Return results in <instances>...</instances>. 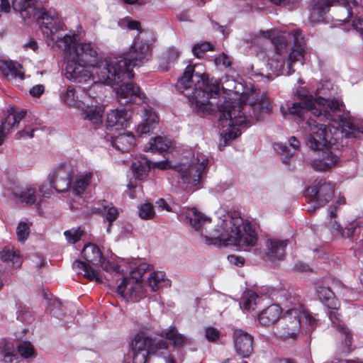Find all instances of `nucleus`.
I'll list each match as a JSON object with an SVG mask.
<instances>
[{"label":"nucleus","instance_id":"4468645a","mask_svg":"<svg viewBox=\"0 0 363 363\" xmlns=\"http://www.w3.org/2000/svg\"><path fill=\"white\" fill-rule=\"evenodd\" d=\"M335 185L333 183L326 182L322 178L314 180L313 184L308 189V192L313 199L311 201L312 209L322 207L328 203L333 197Z\"/></svg>","mask_w":363,"mask_h":363},{"label":"nucleus","instance_id":"5fc2aeb1","mask_svg":"<svg viewBox=\"0 0 363 363\" xmlns=\"http://www.w3.org/2000/svg\"><path fill=\"white\" fill-rule=\"evenodd\" d=\"M205 337L210 342H215L220 337L219 331L214 328L209 327L205 329Z\"/></svg>","mask_w":363,"mask_h":363},{"label":"nucleus","instance_id":"0eeeda50","mask_svg":"<svg viewBox=\"0 0 363 363\" xmlns=\"http://www.w3.org/2000/svg\"><path fill=\"white\" fill-rule=\"evenodd\" d=\"M93 65L91 69L95 74L94 83L99 82L104 84L114 86L119 84L126 79L133 78L134 74L132 72H127L121 66L120 57L113 59H100L95 58V61L91 59Z\"/></svg>","mask_w":363,"mask_h":363},{"label":"nucleus","instance_id":"20e7f679","mask_svg":"<svg viewBox=\"0 0 363 363\" xmlns=\"http://www.w3.org/2000/svg\"><path fill=\"white\" fill-rule=\"evenodd\" d=\"M79 40L78 34L75 32L66 34L57 40V46L67 54L65 77L75 83L94 82L95 74L91 69V59L95 61L98 52L90 43H77Z\"/></svg>","mask_w":363,"mask_h":363},{"label":"nucleus","instance_id":"ddd939ff","mask_svg":"<svg viewBox=\"0 0 363 363\" xmlns=\"http://www.w3.org/2000/svg\"><path fill=\"white\" fill-rule=\"evenodd\" d=\"M33 17L36 18L42 23L44 35L50 38L52 42H55L57 45L58 38L64 36L56 35V33L61 30L63 26L57 11L52 8L48 9H36L35 14Z\"/></svg>","mask_w":363,"mask_h":363},{"label":"nucleus","instance_id":"603ef678","mask_svg":"<svg viewBox=\"0 0 363 363\" xmlns=\"http://www.w3.org/2000/svg\"><path fill=\"white\" fill-rule=\"evenodd\" d=\"M30 229L28 224L25 222L18 223L16 228V235L18 241L24 242L28 237Z\"/></svg>","mask_w":363,"mask_h":363},{"label":"nucleus","instance_id":"13d9d810","mask_svg":"<svg viewBox=\"0 0 363 363\" xmlns=\"http://www.w3.org/2000/svg\"><path fill=\"white\" fill-rule=\"evenodd\" d=\"M215 63L216 65H223L226 68L230 66L231 62L225 54L222 53L218 57H216Z\"/></svg>","mask_w":363,"mask_h":363},{"label":"nucleus","instance_id":"dca6fc26","mask_svg":"<svg viewBox=\"0 0 363 363\" xmlns=\"http://www.w3.org/2000/svg\"><path fill=\"white\" fill-rule=\"evenodd\" d=\"M116 291L125 301H138L145 296L141 276L124 277Z\"/></svg>","mask_w":363,"mask_h":363},{"label":"nucleus","instance_id":"b1692460","mask_svg":"<svg viewBox=\"0 0 363 363\" xmlns=\"http://www.w3.org/2000/svg\"><path fill=\"white\" fill-rule=\"evenodd\" d=\"M11 193L19 202L29 206L36 203L39 208L40 201H38V194L34 188L30 186H15L11 188Z\"/></svg>","mask_w":363,"mask_h":363},{"label":"nucleus","instance_id":"39448f33","mask_svg":"<svg viewBox=\"0 0 363 363\" xmlns=\"http://www.w3.org/2000/svg\"><path fill=\"white\" fill-rule=\"evenodd\" d=\"M199 65H189L182 76L178 79L176 87L185 94L194 109L200 115H206L213 108L210 98H216L220 94V83L214 78L196 71Z\"/></svg>","mask_w":363,"mask_h":363},{"label":"nucleus","instance_id":"09e8293b","mask_svg":"<svg viewBox=\"0 0 363 363\" xmlns=\"http://www.w3.org/2000/svg\"><path fill=\"white\" fill-rule=\"evenodd\" d=\"M138 215L144 220L152 219L155 215L153 206L150 203H143L139 208Z\"/></svg>","mask_w":363,"mask_h":363},{"label":"nucleus","instance_id":"72a5a7b5","mask_svg":"<svg viewBox=\"0 0 363 363\" xmlns=\"http://www.w3.org/2000/svg\"><path fill=\"white\" fill-rule=\"evenodd\" d=\"M316 292L319 299L323 302L328 309H338L340 303L335 298L334 293L331 289L325 286H319Z\"/></svg>","mask_w":363,"mask_h":363},{"label":"nucleus","instance_id":"4be33fe9","mask_svg":"<svg viewBox=\"0 0 363 363\" xmlns=\"http://www.w3.org/2000/svg\"><path fill=\"white\" fill-rule=\"evenodd\" d=\"M130 116L131 113L125 108L111 110L106 115V128L123 130L127 127Z\"/></svg>","mask_w":363,"mask_h":363},{"label":"nucleus","instance_id":"6ab92c4d","mask_svg":"<svg viewBox=\"0 0 363 363\" xmlns=\"http://www.w3.org/2000/svg\"><path fill=\"white\" fill-rule=\"evenodd\" d=\"M340 162L337 155L331 151H321L318 156L310 162L311 166L315 170L320 172L328 171L335 167Z\"/></svg>","mask_w":363,"mask_h":363},{"label":"nucleus","instance_id":"f3484780","mask_svg":"<svg viewBox=\"0 0 363 363\" xmlns=\"http://www.w3.org/2000/svg\"><path fill=\"white\" fill-rule=\"evenodd\" d=\"M296 31L299 32L302 35L301 32L299 30H293L292 32L289 33L287 35H281L274 37V32L273 30H267V31L261 30L259 32V35H255L250 38L251 46H261L264 40L271 39L274 45L276 52L281 55L284 51L286 50L288 47L287 40L294 41V39L290 38L289 35Z\"/></svg>","mask_w":363,"mask_h":363},{"label":"nucleus","instance_id":"a211bd4d","mask_svg":"<svg viewBox=\"0 0 363 363\" xmlns=\"http://www.w3.org/2000/svg\"><path fill=\"white\" fill-rule=\"evenodd\" d=\"M116 95L118 101L121 104L135 102L137 98L142 99L143 94L139 86L133 82H125L123 80L117 85Z\"/></svg>","mask_w":363,"mask_h":363},{"label":"nucleus","instance_id":"2eb2a0df","mask_svg":"<svg viewBox=\"0 0 363 363\" xmlns=\"http://www.w3.org/2000/svg\"><path fill=\"white\" fill-rule=\"evenodd\" d=\"M74 169L70 162L60 164L51 171L48 179L51 187L58 192H66L71 188Z\"/></svg>","mask_w":363,"mask_h":363},{"label":"nucleus","instance_id":"de8ad7c7","mask_svg":"<svg viewBox=\"0 0 363 363\" xmlns=\"http://www.w3.org/2000/svg\"><path fill=\"white\" fill-rule=\"evenodd\" d=\"M84 231L81 227L77 228H73L68 230L65 231L64 235L70 244H74L84 235Z\"/></svg>","mask_w":363,"mask_h":363},{"label":"nucleus","instance_id":"9b49d317","mask_svg":"<svg viewBox=\"0 0 363 363\" xmlns=\"http://www.w3.org/2000/svg\"><path fill=\"white\" fill-rule=\"evenodd\" d=\"M208 163V158L202 155L197 154L189 164H182L177 167L180 173V178L184 184L194 186L201 182V178L205 173Z\"/></svg>","mask_w":363,"mask_h":363},{"label":"nucleus","instance_id":"7ed1b4c3","mask_svg":"<svg viewBox=\"0 0 363 363\" xmlns=\"http://www.w3.org/2000/svg\"><path fill=\"white\" fill-rule=\"evenodd\" d=\"M220 116L219 123L221 126L220 135L225 144L235 139L240 135L238 126L250 123L248 118L255 121H260L264 116L272 111V106L266 96H262L258 101H253L248 96L245 103L239 99L225 101L217 105Z\"/></svg>","mask_w":363,"mask_h":363},{"label":"nucleus","instance_id":"864d4df0","mask_svg":"<svg viewBox=\"0 0 363 363\" xmlns=\"http://www.w3.org/2000/svg\"><path fill=\"white\" fill-rule=\"evenodd\" d=\"M211 50V45L207 42L196 44L192 48L193 54L198 58L203 57L204 53Z\"/></svg>","mask_w":363,"mask_h":363},{"label":"nucleus","instance_id":"473e14b6","mask_svg":"<svg viewBox=\"0 0 363 363\" xmlns=\"http://www.w3.org/2000/svg\"><path fill=\"white\" fill-rule=\"evenodd\" d=\"M21 68L20 64L13 61H4L0 67L3 75L10 80L17 78L21 80L24 79V74L21 72Z\"/></svg>","mask_w":363,"mask_h":363},{"label":"nucleus","instance_id":"1a4fd4ad","mask_svg":"<svg viewBox=\"0 0 363 363\" xmlns=\"http://www.w3.org/2000/svg\"><path fill=\"white\" fill-rule=\"evenodd\" d=\"M294 39V46L286 60L279 58H270L267 64L269 71L276 75H291L294 73V66L296 62L303 65L305 42L303 35L296 31L289 35Z\"/></svg>","mask_w":363,"mask_h":363},{"label":"nucleus","instance_id":"e2e57ef3","mask_svg":"<svg viewBox=\"0 0 363 363\" xmlns=\"http://www.w3.org/2000/svg\"><path fill=\"white\" fill-rule=\"evenodd\" d=\"M101 266L102 269L106 272H117L118 267L116 266H113L111 262L105 259L102 258L101 262Z\"/></svg>","mask_w":363,"mask_h":363},{"label":"nucleus","instance_id":"5701e85b","mask_svg":"<svg viewBox=\"0 0 363 363\" xmlns=\"http://www.w3.org/2000/svg\"><path fill=\"white\" fill-rule=\"evenodd\" d=\"M26 111H18L13 107L8 111V115L1 125L0 145L3 143L5 135L9 133L13 127L17 125L18 123L26 116Z\"/></svg>","mask_w":363,"mask_h":363},{"label":"nucleus","instance_id":"e433bc0d","mask_svg":"<svg viewBox=\"0 0 363 363\" xmlns=\"http://www.w3.org/2000/svg\"><path fill=\"white\" fill-rule=\"evenodd\" d=\"M171 145V141L161 136L152 139L148 145H145L144 150L163 152L167 151Z\"/></svg>","mask_w":363,"mask_h":363},{"label":"nucleus","instance_id":"c85d7f7f","mask_svg":"<svg viewBox=\"0 0 363 363\" xmlns=\"http://www.w3.org/2000/svg\"><path fill=\"white\" fill-rule=\"evenodd\" d=\"M157 116L151 108H144L143 122L138 125L137 133L139 135L146 134L152 130L157 124Z\"/></svg>","mask_w":363,"mask_h":363},{"label":"nucleus","instance_id":"7c9ffc66","mask_svg":"<svg viewBox=\"0 0 363 363\" xmlns=\"http://www.w3.org/2000/svg\"><path fill=\"white\" fill-rule=\"evenodd\" d=\"M111 140L113 147L122 152L128 151L134 146L135 143L134 135L130 133H123L117 136H111Z\"/></svg>","mask_w":363,"mask_h":363},{"label":"nucleus","instance_id":"58836bf2","mask_svg":"<svg viewBox=\"0 0 363 363\" xmlns=\"http://www.w3.org/2000/svg\"><path fill=\"white\" fill-rule=\"evenodd\" d=\"M0 355L4 357V363H16L13 362L17 357L14 354L13 343L6 340H0Z\"/></svg>","mask_w":363,"mask_h":363},{"label":"nucleus","instance_id":"774afa93","mask_svg":"<svg viewBox=\"0 0 363 363\" xmlns=\"http://www.w3.org/2000/svg\"><path fill=\"white\" fill-rule=\"evenodd\" d=\"M294 269L298 272H306L309 269V267L307 264L301 262H298L295 264Z\"/></svg>","mask_w":363,"mask_h":363},{"label":"nucleus","instance_id":"0e129e2a","mask_svg":"<svg viewBox=\"0 0 363 363\" xmlns=\"http://www.w3.org/2000/svg\"><path fill=\"white\" fill-rule=\"evenodd\" d=\"M45 91L44 86L42 84H38L34 86H33L30 89V94L31 96L34 97H39Z\"/></svg>","mask_w":363,"mask_h":363},{"label":"nucleus","instance_id":"f704fd0d","mask_svg":"<svg viewBox=\"0 0 363 363\" xmlns=\"http://www.w3.org/2000/svg\"><path fill=\"white\" fill-rule=\"evenodd\" d=\"M61 98L67 104L77 108H83L87 100L86 99H82V95H76V91L72 86H69L65 92L61 94Z\"/></svg>","mask_w":363,"mask_h":363},{"label":"nucleus","instance_id":"c756f323","mask_svg":"<svg viewBox=\"0 0 363 363\" xmlns=\"http://www.w3.org/2000/svg\"><path fill=\"white\" fill-rule=\"evenodd\" d=\"M72 267L77 274H83L84 277L89 281H95L97 283L102 282L99 272L86 262L75 260L72 264Z\"/></svg>","mask_w":363,"mask_h":363},{"label":"nucleus","instance_id":"338daca9","mask_svg":"<svg viewBox=\"0 0 363 363\" xmlns=\"http://www.w3.org/2000/svg\"><path fill=\"white\" fill-rule=\"evenodd\" d=\"M155 203H156V206L158 208V209L165 210L167 211H172V208L169 206V205L163 199H158Z\"/></svg>","mask_w":363,"mask_h":363},{"label":"nucleus","instance_id":"f03ea898","mask_svg":"<svg viewBox=\"0 0 363 363\" xmlns=\"http://www.w3.org/2000/svg\"><path fill=\"white\" fill-rule=\"evenodd\" d=\"M185 216L192 228L204 238L208 245H233L246 250L257 243V233L251 224L241 217L225 216L211 231L208 228L211 219L196 208H187Z\"/></svg>","mask_w":363,"mask_h":363},{"label":"nucleus","instance_id":"2f4dec72","mask_svg":"<svg viewBox=\"0 0 363 363\" xmlns=\"http://www.w3.org/2000/svg\"><path fill=\"white\" fill-rule=\"evenodd\" d=\"M157 335L169 340L175 347H182L186 344L189 343V339L184 335L179 333L174 326H170L167 329L162 331L161 333H157Z\"/></svg>","mask_w":363,"mask_h":363},{"label":"nucleus","instance_id":"4d7b16f0","mask_svg":"<svg viewBox=\"0 0 363 363\" xmlns=\"http://www.w3.org/2000/svg\"><path fill=\"white\" fill-rule=\"evenodd\" d=\"M121 23L125 24L126 27L129 30H137L139 31L140 30V23L139 21L132 20L129 17L125 18L122 21Z\"/></svg>","mask_w":363,"mask_h":363},{"label":"nucleus","instance_id":"680f3d73","mask_svg":"<svg viewBox=\"0 0 363 363\" xmlns=\"http://www.w3.org/2000/svg\"><path fill=\"white\" fill-rule=\"evenodd\" d=\"M35 130L34 128L30 127H26L24 130L18 132L16 134V138L20 139L21 138H32L33 136V133Z\"/></svg>","mask_w":363,"mask_h":363},{"label":"nucleus","instance_id":"79ce46f5","mask_svg":"<svg viewBox=\"0 0 363 363\" xmlns=\"http://www.w3.org/2000/svg\"><path fill=\"white\" fill-rule=\"evenodd\" d=\"M132 169L135 179H140L150 169V162L146 159L143 160H136L132 164Z\"/></svg>","mask_w":363,"mask_h":363},{"label":"nucleus","instance_id":"f8f14e48","mask_svg":"<svg viewBox=\"0 0 363 363\" xmlns=\"http://www.w3.org/2000/svg\"><path fill=\"white\" fill-rule=\"evenodd\" d=\"M151 56L149 43L135 40L131 48L123 57H120L121 66L127 72H132V69L140 67L146 62Z\"/></svg>","mask_w":363,"mask_h":363},{"label":"nucleus","instance_id":"cd10ccee","mask_svg":"<svg viewBox=\"0 0 363 363\" xmlns=\"http://www.w3.org/2000/svg\"><path fill=\"white\" fill-rule=\"evenodd\" d=\"M281 313V309L278 305H271L259 315V322L264 326L273 325L280 320Z\"/></svg>","mask_w":363,"mask_h":363},{"label":"nucleus","instance_id":"bf43d9fd","mask_svg":"<svg viewBox=\"0 0 363 363\" xmlns=\"http://www.w3.org/2000/svg\"><path fill=\"white\" fill-rule=\"evenodd\" d=\"M180 52L175 48H170L166 53L165 58L167 60V63H173L179 57Z\"/></svg>","mask_w":363,"mask_h":363},{"label":"nucleus","instance_id":"a18cd8bd","mask_svg":"<svg viewBox=\"0 0 363 363\" xmlns=\"http://www.w3.org/2000/svg\"><path fill=\"white\" fill-rule=\"evenodd\" d=\"M46 311L58 319H62L63 317L62 304L57 298H51L48 301Z\"/></svg>","mask_w":363,"mask_h":363},{"label":"nucleus","instance_id":"aec40b11","mask_svg":"<svg viewBox=\"0 0 363 363\" xmlns=\"http://www.w3.org/2000/svg\"><path fill=\"white\" fill-rule=\"evenodd\" d=\"M234 345L238 354L248 357L253 350V337L242 330L237 329L233 333Z\"/></svg>","mask_w":363,"mask_h":363},{"label":"nucleus","instance_id":"a878e982","mask_svg":"<svg viewBox=\"0 0 363 363\" xmlns=\"http://www.w3.org/2000/svg\"><path fill=\"white\" fill-rule=\"evenodd\" d=\"M288 243V240H269L267 242L266 256L277 259H282L285 256L286 247Z\"/></svg>","mask_w":363,"mask_h":363},{"label":"nucleus","instance_id":"c9c22d12","mask_svg":"<svg viewBox=\"0 0 363 363\" xmlns=\"http://www.w3.org/2000/svg\"><path fill=\"white\" fill-rule=\"evenodd\" d=\"M84 259L93 264H99L102 258V253L100 249L94 244H88L85 245L82 251Z\"/></svg>","mask_w":363,"mask_h":363},{"label":"nucleus","instance_id":"052dcab7","mask_svg":"<svg viewBox=\"0 0 363 363\" xmlns=\"http://www.w3.org/2000/svg\"><path fill=\"white\" fill-rule=\"evenodd\" d=\"M228 260L232 264L241 267L244 264L245 259L242 257L235 255H230L228 257Z\"/></svg>","mask_w":363,"mask_h":363},{"label":"nucleus","instance_id":"4c0bfd02","mask_svg":"<svg viewBox=\"0 0 363 363\" xmlns=\"http://www.w3.org/2000/svg\"><path fill=\"white\" fill-rule=\"evenodd\" d=\"M93 174L91 172H86L84 174L78 175L72 186V191L76 195H81L83 194L86 187L89 185Z\"/></svg>","mask_w":363,"mask_h":363},{"label":"nucleus","instance_id":"393cba45","mask_svg":"<svg viewBox=\"0 0 363 363\" xmlns=\"http://www.w3.org/2000/svg\"><path fill=\"white\" fill-rule=\"evenodd\" d=\"M359 223L357 221L348 223L344 228L336 221L331 222L329 225V229L334 237L347 238H351L359 233Z\"/></svg>","mask_w":363,"mask_h":363},{"label":"nucleus","instance_id":"6e6552de","mask_svg":"<svg viewBox=\"0 0 363 363\" xmlns=\"http://www.w3.org/2000/svg\"><path fill=\"white\" fill-rule=\"evenodd\" d=\"M303 320L311 325H313L316 321L304 310L302 305H296L288 309L277 323L274 328V333L281 338H294L298 333Z\"/></svg>","mask_w":363,"mask_h":363},{"label":"nucleus","instance_id":"bb28decb","mask_svg":"<svg viewBox=\"0 0 363 363\" xmlns=\"http://www.w3.org/2000/svg\"><path fill=\"white\" fill-rule=\"evenodd\" d=\"M86 106L83 109L84 118L89 121L96 128L102 123V117L104 114V108L101 106H89L87 100L86 101Z\"/></svg>","mask_w":363,"mask_h":363},{"label":"nucleus","instance_id":"f257e3e1","mask_svg":"<svg viewBox=\"0 0 363 363\" xmlns=\"http://www.w3.org/2000/svg\"><path fill=\"white\" fill-rule=\"evenodd\" d=\"M342 107V102L339 100L320 96L294 103L287 108L288 111L281 106L280 111L284 117L289 113L303 119L308 118L306 124L309 135L306 144L311 150H316L333 144V138L331 132L328 130L326 122L337 123L341 134L345 138H357L363 133V121L345 116Z\"/></svg>","mask_w":363,"mask_h":363},{"label":"nucleus","instance_id":"9d476101","mask_svg":"<svg viewBox=\"0 0 363 363\" xmlns=\"http://www.w3.org/2000/svg\"><path fill=\"white\" fill-rule=\"evenodd\" d=\"M334 6L343 7L347 13L343 21H350L360 7L363 9V0H316L311 6L310 21L312 23L321 21L330 8Z\"/></svg>","mask_w":363,"mask_h":363},{"label":"nucleus","instance_id":"423d86ee","mask_svg":"<svg viewBox=\"0 0 363 363\" xmlns=\"http://www.w3.org/2000/svg\"><path fill=\"white\" fill-rule=\"evenodd\" d=\"M168 348L169 345L165 340L152 338L144 332H140L132 340L131 350L124 363H146L149 354H167L164 357V363H174L173 357L169 354Z\"/></svg>","mask_w":363,"mask_h":363},{"label":"nucleus","instance_id":"37998d69","mask_svg":"<svg viewBox=\"0 0 363 363\" xmlns=\"http://www.w3.org/2000/svg\"><path fill=\"white\" fill-rule=\"evenodd\" d=\"M165 274L162 272H152L148 279V285L152 291H157L165 283Z\"/></svg>","mask_w":363,"mask_h":363},{"label":"nucleus","instance_id":"69168bd1","mask_svg":"<svg viewBox=\"0 0 363 363\" xmlns=\"http://www.w3.org/2000/svg\"><path fill=\"white\" fill-rule=\"evenodd\" d=\"M352 26L363 36V20L359 18L352 21Z\"/></svg>","mask_w":363,"mask_h":363},{"label":"nucleus","instance_id":"412c9836","mask_svg":"<svg viewBox=\"0 0 363 363\" xmlns=\"http://www.w3.org/2000/svg\"><path fill=\"white\" fill-rule=\"evenodd\" d=\"M328 313L329 319L331 321L332 325L344 337V342L342 351L344 352H350L352 350V334L350 330L345 325L340 319V315L337 312V309H328Z\"/></svg>","mask_w":363,"mask_h":363},{"label":"nucleus","instance_id":"49530a36","mask_svg":"<svg viewBox=\"0 0 363 363\" xmlns=\"http://www.w3.org/2000/svg\"><path fill=\"white\" fill-rule=\"evenodd\" d=\"M243 307L247 311H254L259 301L258 295L252 291H247L243 296Z\"/></svg>","mask_w":363,"mask_h":363},{"label":"nucleus","instance_id":"a19ab883","mask_svg":"<svg viewBox=\"0 0 363 363\" xmlns=\"http://www.w3.org/2000/svg\"><path fill=\"white\" fill-rule=\"evenodd\" d=\"M220 83L223 92L234 93L237 95L240 94L239 88L242 86V84L238 83L232 77L225 75L220 79Z\"/></svg>","mask_w":363,"mask_h":363},{"label":"nucleus","instance_id":"3c124183","mask_svg":"<svg viewBox=\"0 0 363 363\" xmlns=\"http://www.w3.org/2000/svg\"><path fill=\"white\" fill-rule=\"evenodd\" d=\"M274 149L281 155L284 156L282 161L285 164L289 162L290 158L294 155V151L291 152V150L285 145L281 143H277L274 145Z\"/></svg>","mask_w":363,"mask_h":363},{"label":"nucleus","instance_id":"c03bdc74","mask_svg":"<svg viewBox=\"0 0 363 363\" xmlns=\"http://www.w3.org/2000/svg\"><path fill=\"white\" fill-rule=\"evenodd\" d=\"M100 211L104 214L106 219L109 223V227L107 229V230H109L112 223L116 220L118 216V209L114 207L112 203H108L105 201V204L103 205V208L100 209Z\"/></svg>","mask_w":363,"mask_h":363},{"label":"nucleus","instance_id":"6e6d98bb","mask_svg":"<svg viewBox=\"0 0 363 363\" xmlns=\"http://www.w3.org/2000/svg\"><path fill=\"white\" fill-rule=\"evenodd\" d=\"M276 5H281L288 9H293L298 4V0H269Z\"/></svg>","mask_w":363,"mask_h":363},{"label":"nucleus","instance_id":"ea45409f","mask_svg":"<svg viewBox=\"0 0 363 363\" xmlns=\"http://www.w3.org/2000/svg\"><path fill=\"white\" fill-rule=\"evenodd\" d=\"M0 257L4 262H11L15 267L21 264L19 252L13 247L6 246L0 252Z\"/></svg>","mask_w":363,"mask_h":363},{"label":"nucleus","instance_id":"8fccbe9b","mask_svg":"<svg viewBox=\"0 0 363 363\" xmlns=\"http://www.w3.org/2000/svg\"><path fill=\"white\" fill-rule=\"evenodd\" d=\"M18 350L21 356L26 359L35 356V349L30 342H20Z\"/></svg>","mask_w":363,"mask_h":363}]
</instances>
